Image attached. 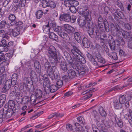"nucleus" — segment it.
<instances>
[{
	"label": "nucleus",
	"mask_w": 132,
	"mask_h": 132,
	"mask_svg": "<svg viewBox=\"0 0 132 132\" xmlns=\"http://www.w3.org/2000/svg\"><path fill=\"white\" fill-rule=\"evenodd\" d=\"M92 127L94 132H100L99 129L96 127V126L94 125H92Z\"/></svg>",
	"instance_id": "obj_63"
},
{
	"label": "nucleus",
	"mask_w": 132,
	"mask_h": 132,
	"mask_svg": "<svg viewBox=\"0 0 132 132\" xmlns=\"http://www.w3.org/2000/svg\"><path fill=\"white\" fill-rule=\"evenodd\" d=\"M31 79L29 77H24L23 79V85H26L28 87V86H31L33 85V83H31Z\"/></svg>",
	"instance_id": "obj_25"
},
{
	"label": "nucleus",
	"mask_w": 132,
	"mask_h": 132,
	"mask_svg": "<svg viewBox=\"0 0 132 132\" xmlns=\"http://www.w3.org/2000/svg\"><path fill=\"white\" fill-rule=\"evenodd\" d=\"M71 53L75 56V58L78 56V55L82 54L81 53L79 50L75 46H73L72 49L71 50Z\"/></svg>",
	"instance_id": "obj_15"
},
{
	"label": "nucleus",
	"mask_w": 132,
	"mask_h": 132,
	"mask_svg": "<svg viewBox=\"0 0 132 132\" xmlns=\"http://www.w3.org/2000/svg\"><path fill=\"white\" fill-rule=\"evenodd\" d=\"M50 84L51 82L49 79H46L44 81L43 83V88L45 93L43 96V97L45 98L43 100L47 98V97L45 96L47 94H48L50 92L54 93L59 88L55 85H52L50 86Z\"/></svg>",
	"instance_id": "obj_3"
},
{
	"label": "nucleus",
	"mask_w": 132,
	"mask_h": 132,
	"mask_svg": "<svg viewBox=\"0 0 132 132\" xmlns=\"http://www.w3.org/2000/svg\"><path fill=\"white\" fill-rule=\"evenodd\" d=\"M70 0H65L64 1V5L67 7H69L71 6Z\"/></svg>",
	"instance_id": "obj_64"
},
{
	"label": "nucleus",
	"mask_w": 132,
	"mask_h": 132,
	"mask_svg": "<svg viewBox=\"0 0 132 132\" xmlns=\"http://www.w3.org/2000/svg\"><path fill=\"white\" fill-rule=\"evenodd\" d=\"M47 56L49 59L53 61L54 63L55 61L58 62V60H59V59L60 58V57L57 55L56 50L53 46H50L48 50Z\"/></svg>",
	"instance_id": "obj_4"
},
{
	"label": "nucleus",
	"mask_w": 132,
	"mask_h": 132,
	"mask_svg": "<svg viewBox=\"0 0 132 132\" xmlns=\"http://www.w3.org/2000/svg\"><path fill=\"white\" fill-rule=\"evenodd\" d=\"M41 62L42 64H43V68L45 71H46L47 74L52 71L53 67H55V66L51 67L50 63L48 62V60L44 57L42 59Z\"/></svg>",
	"instance_id": "obj_6"
},
{
	"label": "nucleus",
	"mask_w": 132,
	"mask_h": 132,
	"mask_svg": "<svg viewBox=\"0 0 132 132\" xmlns=\"http://www.w3.org/2000/svg\"><path fill=\"white\" fill-rule=\"evenodd\" d=\"M116 34L118 35H120L121 34L122 35L123 31L124 30H122L118 25H116V27H115Z\"/></svg>",
	"instance_id": "obj_32"
},
{
	"label": "nucleus",
	"mask_w": 132,
	"mask_h": 132,
	"mask_svg": "<svg viewBox=\"0 0 132 132\" xmlns=\"http://www.w3.org/2000/svg\"><path fill=\"white\" fill-rule=\"evenodd\" d=\"M8 18L9 20L11 21L10 23L11 25L9 26V28H10L12 26H13V24L15 22L16 18L14 14H11L9 15Z\"/></svg>",
	"instance_id": "obj_26"
},
{
	"label": "nucleus",
	"mask_w": 132,
	"mask_h": 132,
	"mask_svg": "<svg viewBox=\"0 0 132 132\" xmlns=\"http://www.w3.org/2000/svg\"><path fill=\"white\" fill-rule=\"evenodd\" d=\"M114 10L113 9V10H112V13H113V15L115 19H117V18L120 19H122V13H120L118 12L117 11V10Z\"/></svg>",
	"instance_id": "obj_23"
},
{
	"label": "nucleus",
	"mask_w": 132,
	"mask_h": 132,
	"mask_svg": "<svg viewBox=\"0 0 132 132\" xmlns=\"http://www.w3.org/2000/svg\"><path fill=\"white\" fill-rule=\"evenodd\" d=\"M15 90L12 89H11L10 93V95L12 97H14L15 98L16 97H17L18 95H19L20 94L19 93H16L15 92Z\"/></svg>",
	"instance_id": "obj_37"
},
{
	"label": "nucleus",
	"mask_w": 132,
	"mask_h": 132,
	"mask_svg": "<svg viewBox=\"0 0 132 132\" xmlns=\"http://www.w3.org/2000/svg\"><path fill=\"white\" fill-rule=\"evenodd\" d=\"M11 36V34L10 32H5L4 34L3 38L8 39Z\"/></svg>",
	"instance_id": "obj_61"
},
{
	"label": "nucleus",
	"mask_w": 132,
	"mask_h": 132,
	"mask_svg": "<svg viewBox=\"0 0 132 132\" xmlns=\"http://www.w3.org/2000/svg\"><path fill=\"white\" fill-rule=\"evenodd\" d=\"M50 27L51 28H52L53 30L56 33L57 32V31H56L55 29H56L59 28V27H61L59 26H56V24L55 23H51L50 24Z\"/></svg>",
	"instance_id": "obj_41"
},
{
	"label": "nucleus",
	"mask_w": 132,
	"mask_h": 132,
	"mask_svg": "<svg viewBox=\"0 0 132 132\" xmlns=\"http://www.w3.org/2000/svg\"><path fill=\"white\" fill-rule=\"evenodd\" d=\"M86 20L85 19V20L81 19L79 20V23L80 26L81 27L84 26L85 27L86 23Z\"/></svg>",
	"instance_id": "obj_47"
},
{
	"label": "nucleus",
	"mask_w": 132,
	"mask_h": 132,
	"mask_svg": "<svg viewBox=\"0 0 132 132\" xmlns=\"http://www.w3.org/2000/svg\"><path fill=\"white\" fill-rule=\"evenodd\" d=\"M6 24V22L5 20L2 21L0 23V28H4L5 27Z\"/></svg>",
	"instance_id": "obj_62"
},
{
	"label": "nucleus",
	"mask_w": 132,
	"mask_h": 132,
	"mask_svg": "<svg viewBox=\"0 0 132 132\" xmlns=\"http://www.w3.org/2000/svg\"><path fill=\"white\" fill-rule=\"evenodd\" d=\"M70 3L71 6H76L78 5V2L75 0H71Z\"/></svg>",
	"instance_id": "obj_54"
},
{
	"label": "nucleus",
	"mask_w": 132,
	"mask_h": 132,
	"mask_svg": "<svg viewBox=\"0 0 132 132\" xmlns=\"http://www.w3.org/2000/svg\"><path fill=\"white\" fill-rule=\"evenodd\" d=\"M98 26L101 31L103 32H107L109 30V25L106 19L104 20L103 22L98 23Z\"/></svg>",
	"instance_id": "obj_10"
},
{
	"label": "nucleus",
	"mask_w": 132,
	"mask_h": 132,
	"mask_svg": "<svg viewBox=\"0 0 132 132\" xmlns=\"http://www.w3.org/2000/svg\"><path fill=\"white\" fill-rule=\"evenodd\" d=\"M22 27L21 26H19L13 29L9 28V31L12 32V35L16 37L19 35L20 30L22 29Z\"/></svg>",
	"instance_id": "obj_13"
},
{
	"label": "nucleus",
	"mask_w": 132,
	"mask_h": 132,
	"mask_svg": "<svg viewBox=\"0 0 132 132\" xmlns=\"http://www.w3.org/2000/svg\"><path fill=\"white\" fill-rule=\"evenodd\" d=\"M8 106V108H12L13 109H15V108L16 107V105L18 107V110H19L20 109V105L18 104H15L14 101L12 100H10L8 103L7 105Z\"/></svg>",
	"instance_id": "obj_20"
},
{
	"label": "nucleus",
	"mask_w": 132,
	"mask_h": 132,
	"mask_svg": "<svg viewBox=\"0 0 132 132\" xmlns=\"http://www.w3.org/2000/svg\"><path fill=\"white\" fill-rule=\"evenodd\" d=\"M115 2L116 4L120 8L121 11L124 10V8L122 4L120 1L115 0Z\"/></svg>",
	"instance_id": "obj_39"
},
{
	"label": "nucleus",
	"mask_w": 132,
	"mask_h": 132,
	"mask_svg": "<svg viewBox=\"0 0 132 132\" xmlns=\"http://www.w3.org/2000/svg\"><path fill=\"white\" fill-rule=\"evenodd\" d=\"M91 20H86L87 21L86 22V25L85 27L87 28H88V29H91V27L92 26V23H91L90 21Z\"/></svg>",
	"instance_id": "obj_49"
},
{
	"label": "nucleus",
	"mask_w": 132,
	"mask_h": 132,
	"mask_svg": "<svg viewBox=\"0 0 132 132\" xmlns=\"http://www.w3.org/2000/svg\"><path fill=\"white\" fill-rule=\"evenodd\" d=\"M116 123L118 126L120 128H122L123 125L122 120L119 118H117L116 116L114 117Z\"/></svg>",
	"instance_id": "obj_27"
},
{
	"label": "nucleus",
	"mask_w": 132,
	"mask_h": 132,
	"mask_svg": "<svg viewBox=\"0 0 132 132\" xmlns=\"http://www.w3.org/2000/svg\"><path fill=\"white\" fill-rule=\"evenodd\" d=\"M52 68V71L47 74L52 82H55L60 78V75L59 71L56 67H53Z\"/></svg>",
	"instance_id": "obj_5"
},
{
	"label": "nucleus",
	"mask_w": 132,
	"mask_h": 132,
	"mask_svg": "<svg viewBox=\"0 0 132 132\" xmlns=\"http://www.w3.org/2000/svg\"><path fill=\"white\" fill-rule=\"evenodd\" d=\"M60 61H59L58 60V62L55 61L54 63L56 65H57L59 63H60L59 64L60 67L61 69H62L64 71L66 72L68 70L67 67V64L65 60H64L61 59L60 57L59 59Z\"/></svg>",
	"instance_id": "obj_11"
},
{
	"label": "nucleus",
	"mask_w": 132,
	"mask_h": 132,
	"mask_svg": "<svg viewBox=\"0 0 132 132\" xmlns=\"http://www.w3.org/2000/svg\"><path fill=\"white\" fill-rule=\"evenodd\" d=\"M75 6H71L69 7V10L72 13H75L76 12L77 10Z\"/></svg>",
	"instance_id": "obj_59"
},
{
	"label": "nucleus",
	"mask_w": 132,
	"mask_h": 132,
	"mask_svg": "<svg viewBox=\"0 0 132 132\" xmlns=\"http://www.w3.org/2000/svg\"><path fill=\"white\" fill-rule=\"evenodd\" d=\"M122 36L124 38L127 40L128 41L130 42L132 40V34L126 31H123Z\"/></svg>",
	"instance_id": "obj_16"
},
{
	"label": "nucleus",
	"mask_w": 132,
	"mask_h": 132,
	"mask_svg": "<svg viewBox=\"0 0 132 132\" xmlns=\"http://www.w3.org/2000/svg\"><path fill=\"white\" fill-rule=\"evenodd\" d=\"M109 45L112 50H114L115 48L116 43L114 41H112V42H110L109 43Z\"/></svg>",
	"instance_id": "obj_52"
},
{
	"label": "nucleus",
	"mask_w": 132,
	"mask_h": 132,
	"mask_svg": "<svg viewBox=\"0 0 132 132\" xmlns=\"http://www.w3.org/2000/svg\"><path fill=\"white\" fill-rule=\"evenodd\" d=\"M42 91L39 89H37L35 91L34 94L39 99L42 98Z\"/></svg>",
	"instance_id": "obj_29"
},
{
	"label": "nucleus",
	"mask_w": 132,
	"mask_h": 132,
	"mask_svg": "<svg viewBox=\"0 0 132 132\" xmlns=\"http://www.w3.org/2000/svg\"><path fill=\"white\" fill-rule=\"evenodd\" d=\"M18 78L17 74L16 73H14L12 76V79L14 81L13 82H16Z\"/></svg>",
	"instance_id": "obj_60"
},
{
	"label": "nucleus",
	"mask_w": 132,
	"mask_h": 132,
	"mask_svg": "<svg viewBox=\"0 0 132 132\" xmlns=\"http://www.w3.org/2000/svg\"><path fill=\"white\" fill-rule=\"evenodd\" d=\"M71 19V17L70 15L67 13L62 14L59 18V19L61 21H65L67 22L70 21Z\"/></svg>",
	"instance_id": "obj_14"
},
{
	"label": "nucleus",
	"mask_w": 132,
	"mask_h": 132,
	"mask_svg": "<svg viewBox=\"0 0 132 132\" xmlns=\"http://www.w3.org/2000/svg\"><path fill=\"white\" fill-rule=\"evenodd\" d=\"M74 37L78 43H80L81 42L82 38L80 32H75L74 34Z\"/></svg>",
	"instance_id": "obj_28"
},
{
	"label": "nucleus",
	"mask_w": 132,
	"mask_h": 132,
	"mask_svg": "<svg viewBox=\"0 0 132 132\" xmlns=\"http://www.w3.org/2000/svg\"><path fill=\"white\" fill-rule=\"evenodd\" d=\"M56 82V84L58 88H60L63 84V81L61 80L58 79Z\"/></svg>",
	"instance_id": "obj_53"
},
{
	"label": "nucleus",
	"mask_w": 132,
	"mask_h": 132,
	"mask_svg": "<svg viewBox=\"0 0 132 132\" xmlns=\"http://www.w3.org/2000/svg\"><path fill=\"white\" fill-rule=\"evenodd\" d=\"M15 85H16L15 82H13L12 80L10 79H8L5 82L4 85L3 86L2 92L4 93L6 92L8 90L11 86L14 87Z\"/></svg>",
	"instance_id": "obj_8"
},
{
	"label": "nucleus",
	"mask_w": 132,
	"mask_h": 132,
	"mask_svg": "<svg viewBox=\"0 0 132 132\" xmlns=\"http://www.w3.org/2000/svg\"><path fill=\"white\" fill-rule=\"evenodd\" d=\"M8 50V48L6 46L0 44V51H7Z\"/></svg>",
	"instance_id": "obj_51"
},
{
	"label": "nucleus",
	"mask_w": 132,
	"mask_h": 132,
	"mask_svg": "<svg viewBox=\"0 0 132 132\" xmlns=\"http://www.w3.org/2000/svg\"><path fill=\"white\" fill-rule=\"evenodd\" d=\"M68 74L69 78L70 79L74 78L76 76V72L72 69L69 70Z\"/></svg>",
	"instance_id": "obj_24"
},
{
	"label": "nucleus",
	"mask_w": 132,
	"mask_h": 132,
	"mask_svg": "<svg viewBox=\"0 0 132 132\" xmlns=\"http://www.w3.org/2000/svg\"><path fill=\"white\" fill-rule=\"evenodd\" d=\"M23 102L24 104H28L29 103H31L30 98L28 96H25L23 98Z\"/></svg>",
	"instance_id": "obj_42"
},
{
	"label": "nucleus",
	"mask_w": 132,
	"mask_h": 132,
	"mask_svg": "<svg viewBox=\"0 0 132 132\" xmlns=\"http://www.w3.org/2000/svg\"><path fill=\"white\" fill-rule=\"evenodd\" d=\"M76 59L77 61L75 64L76 67L79 74L82 75L87 72L89 70V68L86 65H83L81 64H84L86 62V60L81 55V54L78 55Z\"/></svg>",
	"instance_id": "obj_1"
},
{
	"label": "nucleus",
	"mask_w": 132,
	"mask_h": 132,
	"mask_svg": "<svg viewBox=\"0 0 132 132\" xmlns=\"http://www.w3.org/2000/svg\"><path fill=\"white\" fill-rule=\"evenodd\" d=\"M66 59L67 62H68L69 64H70L73 69H76V67L73 66L74 64L73 63V61L71 56H70L66 58Z\"/></svg>",
	"instance_id": "obj_33"
},
{
	"label": "nucleus",
	"mask_w": 132,
	"mask_h": 132,
	"mask_svg": "<svg viewBox=\"0 0 132 132\" xmlns=\"http://www.w3.org/2000/svg\"><path fill=\"white\" fill-rule=\"evenodd\" d=\"M49 37L51 39L54 40H56L57 39V36L55 33H51L49 35Z\"/></svg>",
	"instance_id": "obj_46"
},
{
	"label": "nucleus",
	"mask_w": 132,
	"mask_h": 132,
	"mask_svg": "<svg viewBox=\"0 0 132 132\" xmlns=\"http://www.w3.org/2000/svg\"><path fill=\"white\" fill-rule=\"evenodd\" d=\"M30 76L32 82L36 83L38 81L37 75L34 71H31L30 73Z\"/></svg>",
	"instance_id": "obj_19"
},
{
	"label": "nucleus",
	"mask_w": 132,
	"mask_h": 132,
	"mask_svg": "<svg viewBox=\"0 0 132 132\" xmlns=\"http://www.w3.org/2000/svg\"><path fill=\"white\" fill-rule=\"evenodd\" d=\"M6 99V95L4 94L0 96V108L2 107L4 104Z\"/></svg>",
	"instance_id": "obj_31"
},
{
	"label": "nucleus",
	"mask_w": 132,
	"mask_h": 132,
	"mask_svg": "<svg viewBox=\"0 0 132 132\" xmlns=\"http://www.w3.org/2000/svg\"><path fill=\"white\" fill-rule=\"evenodd\" d=\"M43 12L41 10H39L36 13L35 15L36 18L40 19L43 15Z\"/></svg>",
	"instance_id": "obj_36"
},
{
	"label": "nucleus",
	"mask_w": 132,
	"mask_h": 132,
	"mask_svg": "<svg viewBox=\"0 0 132 132\" xmlns=\"http://www.w3.org/2000/svg\"><path fill=\"white\" fill-rule=\"evenodd\" d=\"M124 27L125 29L128 30H130L131 29V25L128 23H126L124 24Z\"/></svg>",
	"instance_id": "obj_56"
},
{
	"label": "nucleus",
	"mask_w": 132,
	"mask_h": 132,
	"mask_svg": "<svg viewBox=\"0 0 132 132\" xmlns=\"http://www.w3.org/2000/svg\"><path fill=\"white\" fill-rule=\"evenodd\" d=\"M59 28L55 29L56 31H57V32L56 33L58 35L63 39L69 41L70 40V38L69 36L66 32L61 27H59Z\"/></svg>",
	"instance_id": "obj_9"
},
{
	"label": "nucleus",
	"mask_w": 132,
	"mask_h": 132,
	"mask_svg": "<svg viewBox=\"0 0 132 132\" xmlns=\"http://www.w3.org/2000/svg\"><path fill=\"white\" fill-rule=\"evenodd\" d=\"M88 33L91 38H94L95 37L97 39H99L101 36L99 30L95 28L89 29Z\"/></svg>",
	"instance_id": "obj_7"
},
{
	"label": "nucleus",
	"mask_w": 132,
	"mask_h": 132,
	"mask_svg": "<svg viewBox=\"0 0 132 132\" xmlns=\"http://www.w3.org/2000/svg\"><path fill=\"white\" fill-rule=\"evenodd\" d=\"M126 100L128 101L130 100L132 98V96L131 94L128 93H126L124 94Z\"/></svg>",
	"instance_id": "obj_50"
},
{
	"label": "nucleus",
	"mask_w": 132,
	"mask_h": 132,
	"mask_svg": "<svg viewBox=\"0 0 132 132\" xmlns=\"http://www.w3.org/2000/svg\"><path fill=\"white\" fill-rule=\"evenodd\" d=\"M56 3L54 1L51 0L47 2H44L43 4L42 5L43 8L47 7H50L51 9L55 8L56 7Z\"/></svg>",
	"instance_id": "obj_12"
},
{
	"label": "nucleus",
	"mask_w": 132,
	"mask_h": 132,
	"mask_svg": "<svg viewBox=\"0 0 132 132\" xmlns=\"http://www.w3.org/2000/svg\"><path fill=\"white\" fill-rule=\"evenodd\" d=\"M74 29L71 26L68 24H65L64 26V30L65 31H67L69 34H73V32Z\"/></svg>",
	"instance_id": "obj_21"
},
{
	"label": "nucleus",
	"mask_w": 132,
	"mask_h": 132,
	"mask_svg": "<svg viewBox=\"0 0 132 132\" xmlns=\"http://www.w3.org/2000/svg\"><path fill=\"white\" fill-rule=\"evenodd\" d=\"M34 66L36 71L39 76H42V73L41 71L40 65V63L38 61H35L34 63Z\"/></svg>",
	"instance_id": "obj_17"
},
{
	"label": "nucleus",
	"mask_w": 132,
	"mask_h": 132,
	"mask_svg": "<svg viewBox=\"0 0 132 132\" xmlns=\"http://www.w3.org/2000/svg\"><path fill=\"white\" fill-rule=\"evenodd\" d=\"M98 111L100 113L102 116L105 117L106 115V112L105 111L103 108L101 106L99 107Z\"/></svg>",
	"instance_id": "obj_34"
},
{
	"label": "nucleus",
	"mask_w": 132,
	"mask_h": 132,
	"mask_svg": "<svg viewBox=\"0 0 132 132\" xmlns=\"http://www.w3.org/2000/svg\"><path fill=\"white\" fill-rule=\"evenodd\" d=\"M31 104H34L38 103L41 101H38L39 99L34 94H32L30 96V98Z\"/></svg>",
	"instance_id": "obj_22"
},
{
	"label": "nucleus",
	"mask_w": 132,
	"mask_h": 132,
	"mask_svg": "<svg viewBox=\"0 0 132 132\" xmlns=\"http://www.w3.org/2000/svg\"><path fill=\"white\" fill-rule=\"evenodd\" d=\"M11 57V54L10 53H7L5 54H4V58L3 60H5L6 61H8Z\"/></svg>",
	"instance_id": "obj_43"
},
{
	"label": "nucleus",
	"mask_w": 132,
	"mask_h": 132,
	"mask_svg": "<svg viewBox=\"0 0 132 132\" xmlns=\"http://www.w3.org/2000/svg\"><path fill=\"white\" fill-rule=\"evenodd\" d=\"M96 67H101V66H99L97 62L95 61L94 58L90 61Z\"/></svg>",
	"instance_id": "obj_58"
},
{
	"label": "nucleus",
	"mask_w": 132,
	"mask_h": 132,
	"mask_svg": "<svg viewBox=\"0 0 132 132\" xmlns=\"http://www.w3.org/2000/svg\"><path fill=\"white\" fill-rule=\"evenodd\" d=\"M50 29V27H49V23L47 25H44L43 27V30L44 32L46 33H49Z\"/></svg>",
	"instance_id": "obj_38"
},
{
	"label": "nucleus",
	"mask_w": 132,
	"mask_h": 132,
	"mask_svg": "<svg viewBox=\"0 0 132 132\" xmlns=\"http://www.w3.org/2000/svg\"><path fill=\"white\" fill-rule=\"evenodd\" d=\"M82 43L84 46L85 48H88L90 46L89 41L88 39L84 37L82 39Z\"/></svg>",
	"instance_id": "obj_30"
},
{
	"label": "nucleus",
	"mask_w": 132,
	"mask_h": 132,
	"mask_svg": "<svg viewBox=\"0 0 132 132\" xmlns=\"http://www.w3.org/2000/svg\"><path fill=\"white\" fill-rule=\"evenodd\" d=\"M5 76L6 75L4 74L0 77V85H1L4 82V80L5 79Z\"/></svg>",
	"instance_id": "obj_57"
},
{
	"label": "nucleus",
	"mask_w": 132,
	"mask_h": 132,
	"mask_svg": "<svg viewBox=\"0 0 132 132\" xmlns=\"http://www.w3.org/2000/svg\"><path fill=\"white\" fill-rule=\"evenodd\" d=\"M88 8L87 5L84 4L80 8H79L80 11V12L82 13V11H85L88 10Z\"/></svg>",
	"instance_id": "obj_48"
},
{
	"label": "nucleus",
	"mask_w": 132,
	"mask_h": 132,
	"mask_svg": "<svg viewBox=\"0 0 132 132\" xmlns=\"http://www.w3.org/2000/svg\"><path fill=\"white\" fill-rule=\"evenodd\" d=\"M114 106L116 109H119L121 107V105L119 104V102L117 100H115L114 101Z\"/></svg>",
	"instance_id": "obj_40"
},
{
	"label": "nucleus",
	"mask_w": 132,
	"mask_h": 132,
	"mask_svg": "<svg viewBox=\"0 0 132 132\" xmlns=\"http://www.w3.org/2000/svg\"><path fill=\"white\" fill-rule=\"evenodd\" d=\"M119 102L120 104H123L125 103L126 100L124 95L119 97Z\"/></svg>",
	"instance_id": "obj_44"
},
{
	"label": "nucleus",
	"mask_w": 132,
	"mask_h": 132,
	"mask_svg": "<svg viewBox=\"0 0 132 132\" xmlns=\"http://www.w3.org/2000/svg\"><path fill=\"white\" fill-rule=\"evenodd\" d=\"M20 95L15 97L16 98H15L16 101L19 105L21 104L23 101V98H21V97H20Z\"/></svg>",
	"instance_id": "obj_45"
},
{
	"label": "nucleus",
	"mask_w": 132,
	"mask_h": 132,
	"mask_svg": "<svg viewBox=\"0 0 132 132\" xmlns=\"http://www.w3.org/2000/svg\"><path fill=\"white\" fill-rule=\"evenodd\" d=\"M82 15L84 16L86 20H91L92 17L91 15V12L88 10L85 11H82Z\"/></svg>",
	"instance_id": "obj_18"
},
{
	"label": "nucleus",
	"mask_w": 132,
	"mask_h": 132,
	"mask_svg": "<svg viewBox=\"0 0 132 132\" xmlns=\"http://www.w3.org/2000/svg\"><path fill=\"white\" fill-rule=\"evenodd\" d=\"M8 106L6 104L4 106L3 112H0V126L3 123V119H7L11 117L14 114L18 112V107L16 105L14 109L12 108H8Z\"/></svg>",
	"instance_id": "obj_2"
},
{
	"label": "nucleus",
	"mask_w": 132,
	"mask_h": 132,
	"mask_svg": "<svg viewBox=\"0 0 132 132\" xmlns=\"http://www.w3.org/2000/svg\"><path fill=\"white\" fill-rule=\"evenodd\" d=\"M78 121L80 123L84 124L85 123V120L82 117L80 116L78 117L77 118Z\"/></svg>",
	"instance_id": "obj_55"
},
{
	"label": "nucleus",
	"mask_w": 132,
	"mask_h": 132,
	"mask_svg": "<svg viewBox=\"0 0 132 132\" xmlns=\"http://www.w3.org/2000/svg\"><path fill=\"white\" fill-rule=\"evenodd\" d=\"M99 54H96V58L98 61L101 63L104 64L105 63V60L100 56Z\"/></svg>",
	"instance_id": "obj_35"
}]
</instances>
